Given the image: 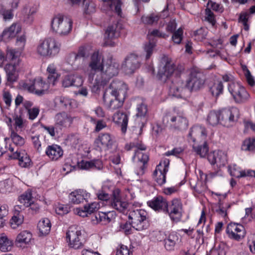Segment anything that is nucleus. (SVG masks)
<instances>
[{
    "label": "nucleus",
    "mask_w": 255,
    "mask_h": 255,
    "mask_svg": "<svg viewBox=\"0 0 255 255\" xmlns=\"http://www.w3.org/2000/svg\"><path fill=\"white\" fill-rule=\"evenodd\" d=\"M128 218L131 226L136 230L142 231L149 226L147 213L144 210L131 208L129 211Z\"/></svg>",
    "instance_id": "obj_6"
},
{
    "label": "nucleus",
    "mask_w": 255,
    "mask_h": 255,
    "mask_svg": "<svg viewBox=\"0 0 255 255\" xmlns=\"http://www.w3.org/2000/svg\"><path fill=\"white\" fill-rule=\"evenodd\" d=\"M100 208L99 203L94 202L84 205L83 208H77L76 212L79 216L85 217L97 212Z\"/></svg>",
    "instance_id": "obj_27"
},
{
    "label": "nucleus",
    "mask_w": 255,
    "mask_h": 255,
    "mask_svg": "<svg viewBox=\"0 0 255 255\" xmlns=\"http://www.w3.org/2000/svg\"><path fill=\"white\" fill-rule=\"evenodd\" d=\"M45 153L49 158L56 160L62 156L63 150L60 146L53 144L48 146Z\"/></svg>",
    "instance_id": "obj_31"
},
{
    "label": "nucleus",
    "mask_w": 255,
    "mask_h": 255,
    "mask_svg": "<svg viewBox=\"0 0 255 255\" xmlns=\"http://www.w3.org/2000/svg\"><path fill=\"white\" fill-rule=\"evenodd\" d=\"M242 149L245 151H255V139H247L244 140Z\"/></svg>",
    "instance_id": "obj_49"
},
{
    "label": "nucleus",
    "mask_w": 255,
    "mask_h": 255,
    "mask_svg": "<svg viewBox=\"0 0 255 255\" xmlns=\"http://www.w3.org/2000/svg\"><path fill=\"white\" fill-rule=\"evenodd\" d=\"M113 99H111L109 102H107L104 95L103 98L105 102L107 103L108 107L111 110H115L121 108L123 104L125 99H121V98L116 97H113Z\"/></svg>",
    "instance_id": "obj_40"
},
{
    "label": "nucleus",
    "mask_w": 255,
    "mask_h": 255,
    "mask_svg": "<svg viewBox=\"0 0 255 255\" xmlns=\"http://www.w3.org/2000/svg\"><path fill=\"white\" fill-rule=\"evenodd\" d=\"M242 69L244 72V74L246 78L248 84L253 86L255 85V82L254 79L248 67L245 65H242Z\"/></svg>",
    "instance_id": "obj_53"
},
{
    "label": "nucleus",
    "mask_w": 255,
    "mask_h": 255,
    "mask_svg": "<svg viewBox=\"0 0 255 255\" xmlns=\"http://www.w3.org/2000/svg\"><path fill=\"white\" fill-rule=\"evenodd\" d=\"M113 121L121 126V129L125 133L127 130V126L128 123L127 115L123 112L117 111L113 116Z\"/></svg>",
    "instance_id": "obj_32"
},
{
    "label": "nucleus",
    "mask_w": 255,
    "mask_h": 255,
    "mask_svg": "<svg viewBox=\"0 0 255 255\" xmlns=\"http://www.w3.org/2000/svg\"><path fill=\"white\" fill-rule=\"evenodd\" d=\"M109 3L111 9H114L115 12L120 15L121 13L122 1L120 0H103Z\"/></svg>",
    "instance_id": "obj_48"
},
{
    "label": "nucleus",
    "mask_w": 255,
    "mask_h": 255,
    "mask_svg": "<svg viewBox=\"0 0 255 255\" xmlns=\"http://www.w3.org/2000/svg\"><path fill=\"white\" fill-rule=\"evenodd\" d=\"M21 30V27L18 23H13L9 27L5 28L2 36L6 39H9L15 37Z\"/></svg>",
    "instance_id": "obj_38"
},
{
    "label": "nucleus",
    "mask_w": 255,
    "mask_h": 255,
    "mask_svg": "<svg viewBox=\"0 0 255 255\" xmlns=\"http://www.w3.org/2000/svg\"><path fill=\"white\" fill-rule=\"evenodd\" d=\"M115 142V138L109 133H101L95 140V144L100 149L111 147Z\"/></svg>",
    "instance_id": "obj_25"
},
{
    "label": "nucleus",
    "mask_w": 255,
    "mask_h": 255,
    "mask_svg": "<svg viewBox=\"0 0 255 255\" xmlns=\"http://www.w3.org/2000/svg\"><path fill=\"white\" fill-rule=\"evenodd\" d=\"M116 24L109 26L105 33V44L111 47L115 46L116 42L114 41L120 36V33L117 30Z\"/></svg>",
    "instance_id": "obj_21"
},
{
    "label": "nucleus",
    "mask_w": 255,
    "mask_h": 255,
    "mask_svg": "<svg viewBox=\"0 0 255 255\" xmlns=\"http://www.w3.org/2000/svg\"><path fill=\"white\" fill-rule=\"evenodd\" d=\"M166 118L170 126L175 129L182 130L188 127L187 120L182 113H174L167 115Z\"/></svg>",
    "instance_id": "obj_13"
},
{
    "label": "nucleus",
    "mask_w": 255,
    "mask_h": 255,
    "mask_svg": "<svg viewBox=\"0 0 255 255\" xmlns=\"http://www.w3.org/2000/svg\"><path fill=\"white\" fill-rule=\"evenodd\" d=\"M226 233L228 237L236 241L243 239L246 235L245 228L241 224L230 223L227 227Z\"/></svg>",
    "instance_id": "obj_17"
},
{
    "label": "nucleus",
    "mask_w": 255,
    "mask_h": 255,
    "mask_svg": "<svg viewBox=\"0 0 255 255\" xmlns=\"http://www.w3.org/2000/svg\"><path fill=\"white\" fill-rule=\"evenodd\" d=\"M169 92L172 96L185 99L190 91L186 81H184L180 77H176L172 81Z\"/></svg>",
    "instance_id": "obj_9"
},
{
    "label": "nucleus",
    "mask_w": 255,
    "mask_h": 255,
    "mask_svg": "<svg viewBox=\"0 0 255 255\" xmlns=\"http://www.w3.org/2000/svg\"><path fill=\"white\" fill-rule=\"evenodd\" d=\"M147 106L141 102L137 105L135 116V123L139 128V134H141L142 129L147 121Z\"/></svg>",
    "instance_id": "obj_14"
},
{
    "label": "nucleus",
    "mask_w": 255,
    "mask_h": 255,
    "mask_svg": "<svg viewBox=\"0 0 255 255\" xmlns=\"http://www.w3.org/2000/svg\"><path fill=\"white\" fill-rule=\"evenodd\" d=\"M142 22L145 24L152 25L157 23L159 20L158 15L154 14H151L149 15L142 16L141 18Z\"/></svg>",
    "instance_id": "obj_47"
},
{
    "label": "nucleus",
    "mask_w": 255,
    "mask_h": 255,
    "mask_svg": "<svg viewBox=\"0 0 255 255\" xmlns=\"http://www.w3.org/2000/svg\"><path fill=\"white\" fill-rule=\"evenodd\" d=\"M207 132L205 128L200 126L193 127L188 134V140L193 142L194 151L201 157H204L209 151L206 141Z\"/></svg>",
    "instance_id": "obj_2"
},
{
    "label": "nucleus",
    "mask_w": 255,
    "mask_h": 255,
    "mask_svg": "<svg viewBox=\"0 0 255 255\" xmlns=\"http://www.w3.org/2000/svg\"><path fill=\"white\" fill-rule=\"evenodd\" d=\"M90 194L86 191L79 189L72 192L69 195V199L71 203L79 204L84 201H87Z\"/></svg>",
    "instance_id": "obj_26"
},
{
    "label": "nucleus",
    "mask_w": 255,
    "mask_h": 255,
    "mask_svg": "<svg viewBox=\"0 0 255 255\" xmlns=\"http://www.w3.org/2000/svg\"><path fill=\"white\" fill-rule=\"evenodd\" d=\"M8 150L11 152L8 155L9 159H18L19 165L22 167H26L30 164V159L25 150L15 149L10 145Z\"/></svg>",
    "instance_id": "obj_18"
},
{
    "label": "nucleus",
    "mask_w": 255,
    "mask_h": 255,
    "mask_svg": "<svg viewBox=\"0 0 255 255\" xmlns=\"http://www.w3.org/2000/svg\"><path fill=\"white\" fill-rule=\"evenodd\" d=\"M175 71V65L171 59L163 57L159 64L157 76L159 79L165 81Z\"/></svg>",
    "instance_id": "obj_11"
},
{
    "label": "nucleus",
    "mask_w": 255,
    "mask_h": 255,
    "mask_svg": "<svg viewBox=\"0 0 255 255\" xmlns=\"http://www.w3.org/2000/svg\"><path fill=\"white\" fill-rule=\"evenodd\" d=\"M131 254V252L127 246L121 245L119 248L117 249L116 255H130Z\"/></svg>",
    "instance_id": "obj_63"
},
{
    "label": "nucleus",
    "mask_w": 255,
    "mask_h": 255,
    "mask_svg": "<svg viewBox=\"0 0 255 255\" xmlns=\"http://www.w3.org/2000/svg\"><path fill=\"white\" fill-rule=\"evenodd\" d=\"M13 241L4 233L0 234V250L1 252L10 251L13 247Z\"/></svg>",
    "instance_id": "obj_37"
},
{
    "label": "nucleus",
    "mask_w": 255,
    "mask_h": 255,
    "mask_svg": "<svg viewBox=\"0 0 255 255\" xmlns=\"http://www.w3.org/2000/svg\"><path fill=\"white\" fill-rule=\"evenodd\" d=\"M10 137L13 143L17 146H22L25 143L24 139L13 130H11Z\"/></svg>",
    "instance_id": "obj_50"
},
{
    "label": "nucleus",
    "mask_w": 255,
    "mask_h": 255,
    "mask_svg": "<svg viewBox=\"0 0 255 255\" xmlns=\"http://www.w3.org/2000/svg\"><path fill=\"white\" fill-rule=\"evenodd\" d=\"M75 76L74 75H68L64 77L62 85L64 87H69L74 85Z\"/></svg>",
    "instance_id": "obj_55"
},
{
    "label": "nucleus",
    "mask_w": 255,
    "mask_h": 255,
    "mask_svg": "<svg viewBox=\"0 0 255 255\" xmlns=\"http://www.w3.org/2000/svg\"><path fill=\"white\" fill-rule=\"evenodd\" d=\"M104 56L99 51H95L91 54L88 64V67L90 69L88 79L91 84L94 82L97 73L101 72L102 69L104 65Z\"/></svg>",
    "instance_id": "obj_8"
},
{
    "label": "nucleus",
    "mask_w": 255,
    "mask_h": 255,
    "mask_svg": "<svg viewBox=\"0 0 255 255\" xmlns=\"http://www.w3.org/2000/svg\"><path fill=\"white\" fill-rule=\"evenodd\" d=\"M37 227L41 234H48L51 229V223L50 220L48 218H44L42 219L39 222Z\"/></svg>",
    "instance_id": "obj_42"
},
{
    "label": "nucleus",
    "mask_w": 255,
    "mask_h": 255,
    "mask_svg": "<svg viewBox=\"0 0 255 255\" xmlns=\"http://www.w3.org/2000/svg\"><path fill=\"white\" fill-rule=\"evenodd\" d=\"M119 63L116 60L109 59L104 64L101 72L96 74L94 82H92V90L97 92L102 86L105 85L113 77L119 73Z\"/></svg>",
    "instance_id": "obj_1"
},
{
    "label": "nucleus",
    "mask_w": 255,
    "mask_h": 255,
    "mask_svg": "<svg viewBox=\"0 0 255 255\" xmlns=\"http://www.w3.org/2000/svg\"><path fill=\"white\" fill-rule=\"evenodd\" d=\"M66 240L69 248L74 250L82 249L85 244L84 240L80 227L72 226L69 228L66 233Z\"/></svg>",
    "instance_id": "obj_7"
},
{
    "label": "nucleus",
    "mask_w": 255,
    "mask_h": 255,
    "mask_svg": "<svg viewBox=\"0 0 255 255\" xmlns=\"http://www.w3.org/2000/svg\"><path fill=\"white\" fill-rule=\"evenodd\" d=\"M85 4L84 7V11L86 14H91L95 12L96 10V6L93 1L86 2L85 0L84 1Z\"/></svg>",
    "instance_id": "obj_56"
},
{
    "label": "nucleus",
    "mask_w": 255,
    "mask_h": 255,
    "mask_svg": "<svg viewBox=\"0 0 255 255\" xmlns=\"http://www.w3.org/2000/svg\"><path fill=\"white\" fill-rule=\"evenodd\" d=\"M239 116V110L235 107L229 109H224L219 111H212L208 114L207 122L212 126H215L218 124L228 126L231 123L236 122Z\"/></svg>",
    "instance_id": "obj_3"
},
{
    "label": "nucleus",
    "mask_w": 255,
    "mask_h": 255,
    "mask_svg": "<svg viewBox=\"0 0 255 255\" xmlns=\"http://www.w3.org/2000/svg\"><path fill=\"white\" fill-rule=\"evenodd\" d=\"M66 62L70 65L73 69L76 70L82 67L83 59H80L76 53H69L66 57Z\"/></svg>",
    "instance_id": "obj_36"
},
{
    "label": "nucleus",
    "mask_w": 255,
    "mask_h": 255,
    "mask_svg": "<svg viewBox=\"0 0 255 255\" xmlns=\"http://www.w3.org/2000/svg\"><path fill=\"white\" fill-rule=\"evenodd\" d=\"M140 67L138 56L134 54L128 55L122 65V69L126 74H131Z\"/></svg>",
    "instance_id": "obj_16"
},
{
    "label": "nucleus",
    "mask_w": 255,
    "mask_h": 255,
    "mask_svg": "<svg viewBox=\"0 0 255 255\" xmlns=\"http://www.w3.org/2000/svg\"><path fill=\"white\" fill-rule=\"evenodd\" d=\"M183 36V30L181 28H179L177 30L173 32L172 39L173 42L176 44H179L182 39Z\"/></svg>",
    "instance_id": "obj_58"
},
{
    "label": "nucleus",
    "mask_w": 255,
    "mask_h": 255,
    "mask_svg": "<svg viewBox=\"0 0 255 255\" xmlns=\"http://www.w3.org/2000/svg\"><path fill=\"white\" fill-rule=\"evenodd\" d=\"M249 13L246 12H242L239 17V22L243 23L244 26L245 30L248 31L249 29V26L247 22L248 21Z\"/></svg>",
    "instance_id": "obj_59"
},
{
    "label": "nucleus",
    "mask_w": 255,
    "mask_h": 255,
    "mask_svg": "<svg viewBox=\"0 0 255 255\" xmlns=\"http://www.w3.org/2000/svg\"><path fill=\"white\" fill-rule=\"evenodd\" d=\"M169 160L165 159L157 165L153 173L154 180L159 185H162L166 182V174L168 170Z\"/></svg>",
    "instance_id": "obj_15"
},
{
    "label": "nucleus",
    "mask_w": 255,
    "mask_h": 255,
    "mask_svg": "<svg viewBox=\"0 0 255 255\" xmlns=\"http://www.w3.org/2000/svg\"><path fill=\"white\" fill-rule=\"evenodd\" d=\"M26 39L24 35L18 37L16 41V46L17 47V51L21 52L25 45Z\"/></svg>",
    "instance_id": "obj_62"
},
{
    "label": "nucleus",
    "mask_w": 255,
    "mask_h": 255,
    "mask_svg": "<svg viewBox=\"0 0 255 255\" xmlns=\"http://www.w3.org/2000/svg\"><path fill=\"white\" fill-rule=\"evenodd\" d=\"M18 201L20 204L14 206L16 211L22 212L26 208L29 207L30 203L33 201L32 190L29 189L20 195L18 197Z\"/></svg>",
    "instance_id": "obj_22"
},
{
    "label": "nucleus",
    "mask_w": 255,
    "mask_h": 255,
    "mask_svg": "<svg viewBox=\"0 0 255 255\" xmlns=\"http://www.w3.org/2000/svg\"><path fill=\"white\" fill-rule=\"evenodd\" d=\"M178 238L176 234L172 233L164 240V246L167 250H173L174 246L178 241Z\"/></svg>",
    "instance_id": "obj_41"
},
{
    "label": "nucleus",
    "mask_w": 255,
    "mask_h": 255,
    "mask_svg": "<svg viewBox=\"0 0 255 255\" xmlns=\"http://www.w3.org/2000/svg\"><path fill=\"white\" fill-rule=\"evenodd\" d=\"M37 11L36 6L27 5L23 9L22 13L23 21L28 24H31L34 19V15Z\"/></svg>",
    "instance_id": "obj_30"
},
{
    "label": "nucleus",
    "mask_w": 255,
    "mask_h": 255,
    "mask_svg": "<svg viewBox=\"0 0 255 255\" xmlns=\"http://www.w3.org/2000/svg\"><path fill=\"white\" fill-rule=\"evenodd\" d=\"M60 46V44L54 38L48 37L39 42L36 52L42 57H53L59 52Z\"/></svg>",
    "instance_id": "obj_4"
},
{
    "label": "nucleus",
    "mask_w": 255,
    "mask_h": 255,
    "mask_svg": "<svg viewBox=\"0 0 255 255\" xmlns=\"http://www.w3.org/2000/svg\"><path fill=\"white\" fill-rule=\"evenodd\" d=\"M208 159L211 164L216 163L219 166H224L227 162L226 154L221 150L210 152L208 155Z\"/></svg>",
    "instance_id": "obj_24"
},
{
    "label": "nucleus",
    "mask_w": 255,
    "mask_h": 255,
    "mask_svg": "<svg viewBox=\"0 0 255 255\" xmlns=\"http://www.w3.org/2000/svg\"><path fill=\"white\" fill-rule=\"evenodd\" d=\"M19 65L12 64H6L4 67L6 73L7 82L13 83L18 79V73L17 68Z\"/></svg>",
    "instance_id": "obj_33"
},
{
    "label": "nucleus",
    "mask_w": 255,
    "mask_h": 255,
    "mask_svg": "<svg viewBox=\"0 0 255 255\" xmlns=\"http://www.w3.org/2000/svg\"><path fill=\"white\" fill-rule=\"evenodd\" d=\"M110 88L112 89L111 93L113 97L125 99L128 87L124 82L117 80L113 81L110 85Z\"/></svg>",
    "instance_id": "obj_20"
},
{
    "label": "nucleus",
    "mask_w": 255,
    "mask_h": 255,
    "mask_svg": "<svg viewBox=\"0 0 255 255\" xmlns=\"http://www.w3.org/2000/svg\"><path fill=\"white\" fill-rule=\"evenodd\" d=\"M149 206L155 210L165 211L167 208V201L161 196H158L148 202Z\"/></svg>",
    "instance_id": "obj_35"
},
{
    "label": "nucleus",
    "mask_w": 255,
    "mask_h": 255,
    "mask_svg": "<svg viewBox=\"0 0 255 255\" xmlns=\"http://www.w3.org/2000/svg\"><path fill=\"white\" fill-rule=\"evenodd\" d=\"M240 84L237 83L232 82L229 84L228 86V90L229 92L233 97L234 99L237 95V93H239V91L242 88Z\"/></svg>",
    "instance_id": "obj_52"
},
{
    "label": "nucleus",
    "mask_w": 255,
    "mask_h": 255,
    "mask_svg": "<svg viewBox=\"0 0 255 255\" xmlns=\"http://www.w3.org/2000/svg\"><path fill=\"white\" fill-rule=\"evenodd\" d=\"M249 98V94L244 88L242 87L239 93L235 97L234 100L237 103H241L246 102Z\"/></svg>",
    "instance_id": "obj_45"
},
{
    "label": "nucleus",
    "mask_w": 255,
    "mask_h": 255,
    "mask_svg": "<svg viewBox=\"0 0 255 255\" xmlns=\"http://www.w3.org/2000/svg\"><path fill=\"white\" fill-rule=\"evenodd\" d=\"M111 215L112 213L111 212H101L95 215V219H93L92 221L94 224L101 223L102 224L106 225L111 221Z\"/></svg>",
    "instance_id": "obj_39"
},
{
    "label": "nucleus",
    "mask_w": 255,
    "mask_h": 255,
    "mask_svg": "<svg viewBox=\"0 0 255 255\" xmlns=\"http://www.w3.org/2000/svg\"><path fill=\"white\" fill-rule=\"evenodd\" d=\"M21 52L15 49L7 47L6 51L5 61L9 62L8 64L19 65L20 62Z\"/></svg>",
    "instance_id": "obj_28"
},
{
    "label": "nucleus",
    "mask_w": 255,
    "mask_h": 255,
    "mask_svg": "<svg viewBox=\"0 0 255 255\" xmlns=\"http://www.w3.org/2000/svg\"><path fill=\"white\" fill-rule=\"evenodd\" d=\"M9 1L11 8L7 9L6 7L2 6L0 10V13L3 16L5 20H9L12 18L13 14L12 10L13 9L16 8L18 6V0H8Z\"/></svg>",
    "instance_id": "obj_34"
},
{
    "label": "nucleus",
    "mask_w": 255,
    "mask_h": 255,
    "mask_svg": "<svg viewBox=\"0 0 255 255\" xmlns=\"http://www.w3.org/2000/svg\"><path fill=\"white\" fill-rule=\"evenodd\" d=\"M74 102V101H72L71 100L62 96H58L55 99V102L56 104L64 106H67L68 105H71Z\"/></svg>",
    "instance_id": "obj_57"
},
{
    "label": "nucleus",
    "mask_w": 255,
    "mask_h": 255,
    "mask_svg": "<svg viewBox=\"0 0 255 255\" xmlns=\"http://www.w3.org/2000/svg\"><path fill=\"white\" fill-rule=\"evenodd\" d=\"M210 91L213 96H219L222 94L223 91V85L221 81H217L210 88Z\"/></svg>",
    "instance_id": "obj_46"
},
{
    "label": "nucleus",
    "mask_w": 255,
    "mask_h": 255,
    "mask_svg": "<svg viewBox=\"0 0 255 255\" xmlns=\"http://www.w3.org/2000/svg\"><path fill=\"white\" fill-rule=\"evenodd\" d=\"M22 87L30 93L41 96L48 90L49 84L44 82L41 77H38L33 81L29 80L23 83Z\"/></svg>",
    "instance_id": "obj_10"
},
{
    "label": "nucleus",
    "mask_w": 255,
    "mask_h": 255,
    "mask_svg": "<svg viewBox=\"0 0 255 255\" xmlns=\"http://www.w3.org/2000/svg\"><path fill=\"white\" fill-rule=\"evenodd\" d=\"M182 206L180 201L174 199L172 201L171 205L165 209L172 221L177 222L180 220L182 217Z\"/></svg>",
    "instance_id": "obj_19"
},
{
    "label": "nucleus",
    "mask_w": 255,
    "mask_h": 255,
    "mask_svg": "<svg viewBox=\"0 0 255 255\" xmlns=\"http://www.w3.org/2000/svg\"><path fill=\"white\" fill-rule=\"evenodd\" d=\"M134 156L137 157L138 161L137 162H141L142 163L147 164L149 159L148 154L138 150H135Z\"/></svg>",
    "instance_id": "obj_54"
},
{
    "label": "nucleus",
    "mask_w": 255,
    "mask_h": 255,
    "mask_svg": "<svg viewBox=\"0 0 255 255\" xmlns=\"http://www.w3.org/2000/svg\"><path fill=\"white\" fill-rule=\"evenodd\" d=\"M69 208L63 205H59L55 208V212L57 214L63 215L69 213Z\"/></svg>",
    "instance_id": "obj_64"
},
{
    "label": "nucleus",
    "mask_w": 255,
    "mask_h": 255,
    "mask_svg": "<svg viewBox=\"0 0 255 255\" xmlns=\"http://www.w3.org/2000/svg\"><path fill=\"white\" fill-rule=\"evenodd\" d=\"M189 90L197 91L203 87L205 83V78L203 74L196 69L191 70L189 79L186 81Z\"/></svg>",
    "instance_id": "obj_12"
},
{
    "label": "nucleus",
    "mask_w": 255,
    "mask_h": 255,
    "mask_svg": "<svg viewBox=\"0 0 255 255\" xmlns=\"http://www.w3.org/2000/svg\"><path fill=\"white\" fill-rule=\"evenodd\" d=\"M72 28V21L61 14L55 15L51 21V29L53 32L60 36L70 33Z\"/></svg>",
    "instance_id": "obj_5"
},
{
    "label": "nucleus",
    "mask_w": 255,
    "mask_h": 255,
    "mask_svg": "<svg viewBox=\"0 0 255 255\" xmlns=\"http://www.w3.org/2000/svg\"><path fill=\"white\" fill-rule=\"evenodd\" d=\"M148 38L150 41V40H152L153 37H162L164 38H166L168 37V35L165 33H163L160 32L157 29H154L149 32L147 35Z\"/></svg>",
    "instance_id": "obj_61"
},
{
    "label": "nucleus",
    "mask_w": 255,
    "mask_h": 255,
    "mask_svg": "<svg viewBox=\"0 0 255 255\" xmlns=\"http://www.w3.org/2000/svg\"><path fill=\"white\" fill-rule=\"evenodd\" d=\"M32 238V234L26 231L21 232L16 237L15 243L20 244H28Z\"/></svg>",
    "instance_id": "obj_43"
},
{
    "label": "nucleus",
    "mask_w": 255,
    "mask_h": 255,
    "mask_svg": "<svg viewBox=\"0 0 255 255\" xmlns=\"http://www.w3.org/2000/svg\"><path fill=\"white\" fill-rule=\"evenodd\" d=\"M147 164L142 163L141 162H137L135 168V173L137 176L143 175L146 168Z\"/></svg>",
    "instance_id": "obj_60"
},
{
    "label": "nucleus",
    "mask_w": 255,
    "mask_h": 255,
    "mask_svg": "<svg viewBox=\"0 0 255 255\" xmlns=\"http://www.w3.org/2000/svg\"><path fill=\"white\" fill-rule=\"evenodd\" d=\"M21 212L16 211L14 208V216L12 217L10 223L12 229H16L23 222V216L20 214Z\"/></svg>",
    "instance_id": "obj_44"
},
{
    "label": "nucleus",
    "mask_w": 255,
    "mask_h": 255,
    "mask_svg": "<svg viewBox=\"0 0 255 255\" xmlns=\"http://www.w3.org/2000/svg\"><path fill=\"white\" fill-rule=\"evenodd\" d=\"M109 202L113 208L120 212H124L128 205L127 202L121 200L119 189L113 191L112 199Z\"/></svg>",
    "instance_id": "obj_23"
},
{
    "label": "nucleus",
    "mask_w": 255,
    "mask_h": 255,
    "mask_svg": "<svg viewBox=\"0 0 255 255\" xmlns=\"http://www.w3.org/2000/svg\"><path fill=\"white\" fill-rule=\"evenodd\" d=\"M155 47V43L150 41L144 45L143 48L144 52L145 53L146 60L149 59L151 55L153 53V51Z\"/></svg>",
    "instance_id": "obj_51"
},
{
    "label": "nucleus",
    "mask_w": 255,
    "mask_h": 255,
    "mask_svg": "<svg viewBox=\"0 0 255 255\" xmlns=\"http://www.w3.org/2000/svg\"><path fill=\"white\" fill-rule=\"evenodd\" d=\"M55 120V126L59 127L60 128L69 127L73 122L72 118L65 113L57 114Z\"/></svg>",
    "instance_id": "obj_29"
}]
</instances>
